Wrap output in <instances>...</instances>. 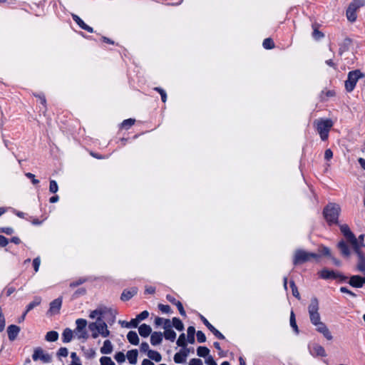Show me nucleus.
<instances>
[{
  "mask_svg": "<svg viewBox=\"0 0 365 365\" xmlns=\"http://www.w3.org/2000/svg\"><path fill=\"white\" fill-rule=\"evenodd\" d=\"M339 227L341 233L347 242L351 245L359 257L357 269L362 273H365V256L361 251V248L365 247L364 235H361L356 238L346 224L340 225Z\"/></svg>",
  "mask_w": 365,
  "mask_h": 365,
  "instance_id": "1",
  "label": "nucleus"
},
{
  "mask_svg": "<svg viewBox=\"0 0 365 365\" xmlns=\"http://www.w3.org/2000/svg\"><path fill=\"white\" fill-rule=\"evenodd\" d=\"M88 329L91 331V336L93 339H96L99 336L107 337L110 335V331L103 320H96L94 322L90 323Z\"/></svg>",
  "mask_w": 365,
  "mask_h": 365,
  "instance_id": "2",
  "label": "nucleus"
},
{
  "mask_svg": "<svg viewBox=\"0 0 365 365\" xmlns=\"http://www.w3.org/2000/svg\"><path fill=\"white\" fill-rule=\"evenodd\" d=\"M314 125L322 140L328 138L329 132L333 126V122L330 119H319L314 121Z\"/></svg>",
  "mask_w": 365,
  "mask_h": 365,
  "instance_id": "3",
  "label": "nucleus"
},
{
  "mask_svg": "<svg viewBox=\"0 0 365 365\" xmlns=\"http://www.w3.org/2000/svg\"><path fill=\"white\" fill-rule=\"evenodd\" d=\"M341 207L335 203L329 204L324 210L325 219L329 223H338Z\"/></svg>",
  "mask_w": 365,
  "mask_h": 365,
  "instance_id": "4",
  "label": "nucleus"
},
{
  "mask_svg": "<svg viewBox=\"0 0 365 365\" xmlns=\"http://www.w3.org/2000/svg\"><path fill=\"white\" fill-rule=\"evenodd\" d=\"M319 255L312 252H309L303 250H297L294 254V264H302L307 262L312 259H318Z\"/></svg>",
  "mask_w": 365,
  "mask_h": 365,
  "instance_id": "5",
  "label": "nucleus"
},
{
  "mask_svg": "<svg viewBox=\"0 0 365 365\" xmlns=\"http://www.w3.org/2000/svg\"><path fill=\"white\" fill-rule=\"evenodd\" d=\"M310 321L313 325L321 322L320 315L319 314V302L316 298L312 299L308 307Z\"/></svg>",
  "mask_w": 365,
  "mask_h": 365,
  "instance_id": "6",
  "label": "nucleus"
},
{
  "mask_svg": "<svg viewBox=\"0 0 365 365\" xmlns=\"http://www.w3.org/2000/svg\"><path fill=\"white\" fill-rule=\"evenodd\" d=\"M364 77V74L359 70L351 71L348 74V79L345 82V87L347 91H351L357 81Z\"/></svg>",
  "mask_w": 365,
  "mask_h": 365,
  "instance_id": "7",
  "label": "nucleus"
},
{
  "mask_svg": "<svg viewBox=\"0 0 365 365\" xmlns=\"http://www.w3.org/2000/svg\"><path fill=\"white\" fill-rule=\"evenodd\" d=\"M32 359L35 361L40 360L43 363H49L52 360V356L42 348L37 347L34 350Z\"/></svg>",
  "mask_w": 365,
  "mask_h": 365,
  "instance_id": "8",
  "label": "nucleus"
},
{
  "mask_svg": "<svg viewBox=\"0 0 365 365\" xmlns=\"http://www.w3.org/2000/svg\"><path fill=\"white\" fill-rule=\"evenodd\" d=\"M316 327V329L323 334V336L329 341L332 340L333 336L329 331V328L327 325L323 323L322 321L318 322L314 325Z\"/></svg>",
  "mask_w": 365,
  "mask_h": 365,
  "instance_id": "9",
  "label": "nucleus"
},
{
  "mask_svg": "<svg viewBox=\"0 0 365 365\" xmlns=\"http://www.w3.org/2000/svg\"><path fill=\"white\" fill-rule=\"evenodd\" d=\"M61 304L62 301L61 299H56L53 300L50 304V309L48 310V313H50L51 315L58 313L61 307Z\"/></svg>",
  "mask_w": 365,
  "mask_h": 365,
  "instance_id": "10",
  "label": "nucleus"
},
{
  "mask_svg": "<svg viewBox=\"0 0 365 365\" xmlns=\"http://www.w3.org/2000/svg\"><path fill=\"white\" fill-rule=\"evenodd\" d=\"M337 246L342 256L347 258L350 257L351 250L347 244L344 240L340 241Z\"/></svg>",
  "mask_w": 365,
  "mask_h": 365,
  "instance_id": "11",
  "label": "nucleus"
},
{
  "mask_svg": "<svg viewBox=\"0 0 365 365\" xmlns=\"http://www.w3.org/2000/svg\"><path fill=\"white\" fill-rule=\"evenodd\" d=\"M319 276L324 279H334L337 277L336 274L332 270L328 269H322L318 272Z\"/></svg>",
  "mask_w": 365,
  "mask_h": 365,
  "instance_id": "12",
  "label": "nucleus"
},
{
  "mask_svg": "<svg viewBox=\"0 0 365 365\" xmlns=\"http://www.w3.org/2000/svg\"><path fill=\"white\" fill-rule=\"evenodd\" d=\"M200 319L205 325L219 339H224V336L216 329L203 316L200 315Z\"/></svg>",
  "mask_w": 365,
  "mask_h": 365,
  "instance_id": "13",
  "label": "nucleus"
},
{
  "mask_svg": "<svg viewBox=\"0 0 365 365\" xmlns=\"http://www.w3.org/2000/svg\"><path fill=\"white\" fill-rule=\"evenodd\" d=\"M364 283H365V277L358 275L351 277L349 280V284L355 287H361Z\"/></svg>",
  "mask_w": 365,
  "mask_h": 365,
  "instance_id": "14",
  "label": "nucleus"
},
{
  "mask_svg": "<svg viewBox=\"0 0 365 365\" xmlns=\"http://www.w3.org/2000/svg\"><path fill=\"white\" fill-rule=\"evenodd\" d=\"M155 324L157 326H162L164 329L172 327V323L170 319H163L161 317H156L155 319Z\"/></svg>",
  "mask_w": 365,
  "mask_h": 365,
  "instance_id": "15",
  "label": "nucleus"
},
{
  "mask_svg": "<svg viewBox=\"0 0 365 365\" xmlns=\"http://www.w3.org/2000/svg\"><path fill=\"white\" fill-rule=\"evenodd\" d=\"M187 356V352L185 350H181L180 352H178L174 356V361L176 364L184 363Z\"/></svg>",
  "mask_w": 365,
  "mask_h": 365,
  "instance_id": "16",
  "label": "nucleus"
},
{
  "mask_svg": "<svg viewBox=\"0 0 365 365\" xmlns=\"http://www.w3.org/2000/svg\"><path fill=\"white\" fill-rule=\"evenodd\" d=\"M138 331L141 336L147 337L151 334L152 329H151L150 326H149L146 324H143L142 325H140L139 327Z\"/></svg>",
  "mask_w": 365,
  "mask_h": 365,
  "instance_id": "17",
  "label": "nucleus"
},
{
  "mask_svg": "<svg viewBox=\"0 0 365 365\" xmlns=\"http://www.w3.org/2000/svg\"><path fill=\"white\" fill-rule=\"evenodd\" d=\"M20 331V328L16 325L8 327L7 331L10 340H14Z\"/></svg>",
  "mask_w": 365,
  "mask_h": 365,
  "instance_id": "18",
  "label": "nucleus"
},
{
  "mask_svg": "<svg viewBox=\"0 0 365 365\" xmlns=\"http://www.w3.org/2000/svg\"><path fill=\"white\" fill-rule=\"evenodd\" d=\"M113 349V344L110 340H106L103 346L101 348V353L103 354H109L112 353Z\"/></svg>",
  "mask_w": 365,
  "mask_h": 365,
  "instance_id": "19",
  "label": "nucleus"
},
{
  "mask_svg": "<svg viewBox=\"0 0 365 365\" xmlns=\"http://www.w3.org/2000/svg\"><path fill=\"white\" fill-rule=\"evenodd\" d=\"M163 334L161 332L155 331L151 334L150 342L153 345H158L163 340Z\"/></svg>",
  "mask_w": 365,
  "mask_h": 365,
  "instance_id": "20",
  "label": "nucleus"
},
{
  "mask_svg": "<svg viewBox=\"0 0 365 365\" xmlns=\"http://www.w3.org/2000/svg\"><path fill=\"white\" fill-rule=\"evenodd\" d=\"M126 357L130 364H135L138 359V351L136 349L128 351Z\"/></svg>",
  "mask_w": 365,
  "mask_h": 365,
  "instance_id": "21",
  "label": "nucleus"
},
{
  "mask_svg": "<svg viewBox=\"0 0 365 365\" xmlns=\"http://www.w3.org/2000/svg\"><path fill=\"white\" fill-rule=\"evenodd\" d=\"M137 293V289L133 288L130 290H125L121 294L120 299L123 301H127L131 299Z\"/></svg>",
  "mask_w": 365,
  "mask_h": 365,
  "instance_id": "22",
  "label": "nucleus"
},
{
  "mask_svg": "<svg viewBox=\"0 0 365 365\" xmlns=\"http://www.w3.org/2000/svg\"><path fill=\"white\" fill-rule=\"evenodd\" d=\"M105 311L102 308L96 309L90 313V318L96 319V320H103L102 317L104 314Z\"/></svg>",
  "mask_w": 365,
  "mask_h": 365,
  "instance_id": "23",
  "label": "nucleus"
},
{
  "mask_svg": "<svg viewBox=\"0 0 365 365\" xmlns=\"http://www.w3.org/2000/svg\"><path fill=\"white\" fill-rule=\"evenodd\" d=\"M73 16V19H74V21L78 24V25L82 28L83 29H85L89 32H93V29L90 26H88V25H86L81 19L79 16H78L76 14H73L72 15Z\"/></svg>",
  "mask_w": 365,
  "mask_h": 365,
  "instance_id": "24",
  "label": "nucleus"
},
{
  "mask_svg": "<svg viewBox=\"0 0 365 365\" xmlns=\"http://www.w3.org/2000/svg\"><path fill=\"white\" fill-rule=\"evenodd\" d=\"M314 354L317 356L325 357L327 353L324 348L319 344H316L313 346Z\"/></svg>",
  "mask_w": 365,
  "mask_h": 365,
  "instance_id": "25",
  "label": "nucleus"
},
{
  "mask_svg": "<svg viewBox=\"0 0 365 365\" xmlns=\"http://www.w3.org/2000/svg\"><path fill=\"white\" fill-rule=\"evenodd\" d=\"M163 335L166 339L171 341H174L176 338V333L171 329V327L165 329V331Z\"/></svg>",
  "mask_w": 365,
  "mask_h": 365,
  "instance_id": "26",
  "label": "nucleus"
},
{
  "mask_svg": "<svg viewBox=\"0 0 365 365\" xmlns=\"http://www.w3.org/2000/svg\"><path fill=\"white\" fill-rule=\"evenodd\" d=\"M127 338L129 342L132 344L138 345L139 343V338L135 331H129L127 334Z\"/></svg>",
  "mask_w": 365,
  "mask_h": 365,
  "instance_id": "27",
  "label": "nucleus"
},
{
  "mask_svg": "<svg viewBox=\"0 0 365 365\" xmlns=\"http://www.w3.org/2000/svg\"><path fill=\"white\" fill-rule=\"evenodd\" d=\"M356 9L349 6L346 11V16L349 21L354 22L356 19Z\"/></svg>",
  "mask_w": 365,
  "mask_h": 365,
  "instance_id": "28",
  "label": "nucleus"
},
{
  "mask_svg": "<svg viewBox=\"0 0 365 365\" xmlns=\"http://www.w3.org/2000/svg\"><path fill=\"white\" fill-rule=\"evenodd\" d=\"M73 332L70 329H66L62 334L63 341L65 343H68L73 338Z\"/></svg>",
  "mask_w": 365,
  "mask_h": 365,
  "instance_id": "29",
  "label": "nucleus"
},
{
  "mask_svg": "<svg viewBox=\"0 0 365 365\" xmlns=\"http://www.w3.org/2000/svg\"><path fill=\"white\" fill-rule=\"evenodd\" d=\"M45 339L47 341H56L58 339V334L56 331H50L46 334Z\"/></svg>",
  "mask_w": 365,
  "mask_h": 365,
  "instance_id": "30",
  "label": "nucleus"
},
{
  "mask_svg": "<svg viewBox=\"0 0 365 365\" xmlns=\"http://www.w3.org/2000/svg\"><path fill=\"white\" fill-rule=\"evenodd\" d=\"M41 303V299L40 298H36L33 302H31L27 307L26 312L22 316V320L24 319L25 316L28 312L34 309L35 307L39 305Z\"/></svg>",
  "mask_w": 365,
  "mask_h": 365,
  "instance_id": "31",
  "label": "nucleus"
},
{
  "mask_svg": "<svg viewBox=\"0 0 365 365\" xmlns=\"http://www.w3.org/2000/svg\"><path fill=\"white\" fill-rule=\"evenodd\" d=\"M148 356L157 362L160 361L162 359L161 355L158 351L153 350L148 351Z\"/></svg>",
  "mask_w": 365,
  "mask_h": 365,
  "instance_id": "32",
  "label": "nucleus"
},
{
  "mask_svg": "<svg viewBox=\"0 0 365 365\" xmlns=\"http://www.w3.org/2000/svg\"><path fill=\"white\" fill-rule=\"evenodd\" d=\"M71 361L69 365H82L80 358L77 356L76 352L71 354Z\"/></svg>",
  "mask_w": 365,
  "mask_h": 365,
  "instance_id": "33",
  "label": "nucleus"
},
{
  "mask_svg": "<svg viewBox=\"0 0 365 365\" xmlns=\"http://www.w3.org/2000/svg\"><path fill=\"white\" fill-rule=\"evenodd\" d=\"M364 5H365V0H354L349 4V6L358 10L360 7H362Z\"/></svg>",
  "mask_w": 365,
  "mask_h": 365,
  "instance_id": "34",
  "label": "nucleus"
},
{
  "mask_svg": "<svg viewBox=\"0 0 365 365\" xmlns=\"http://www.w3.org/2000/svg\"><path fill=\"white\" fill-rule=\"evenodd\" d=\"M172 322H173V327L179 330V331H182L184 329V325L182 323V322L178 319V318H176V317H174L172 320Z\"/></svg>",
  "mask_w": 365,
  "mask_h": 365,
  "instance_id": "35",
  "label": "nucleus"
},
{
  "mask_svg": "<svg viewBox=\"0 0 365 365\" xmlns=\"http://www.w3.org/2000/svg\"><path fill=\"white\" fill-rule=\"evenodd\" d=\"M210 350L205 346H199L197 349V354L199 356L205 357L208 356Z\"/></svg>",
  "mask_w": 365,
  "mask_h": 365,
  "instance_id": "36",
  "label": "nucleus"
},
{
  "mask_svg": "<svg viewBox=\"0 0 365 365\" xmlns=\"http://www.w3.org/2000/svg\"><path fill=\"white\" fill-rule=\"evenodd\" d=\"M290 326L293 328L297 334L299 333V329L296 323L295 315L293 312H292L290 314Z\"/></svg>",
  "mask_w": 365,
  "mask_h": 365,
  "instance_id": "37",
  "label": "nucleus"
},
{
  "mask_svg": "<svg viewBox=\"0 0 365 365\" xmlns=\"http://www.w3.org/2000/svg\"><path fill=\"white\" fill-rule=\"evenodd\" d=\"M101 365H115V362L108 356H102L100 359Z\"/></svg>",
  "mask_w": 365,
  "mask_h": 365,
  "instance_id": "38",
  "label": "nucleus"
},
{
  "mask_svg": "<svg viewBox=\"0 0 365 365\" xmlns=\"http://www.w3.org/2000/svg\"><path fill=\"white\" fill-rule=\"evenodd\" d=\"M76 329L82 330L85 329L86 327L87 326V321L83 319H78L76 322Z\"/></svg>",
  "mask_w": 365,
  "mask_h": 365,
  "instance_id": "39",
  "label": "nucleus"
},
{
  "mask_svg": "<svg viewBox=\"0 0 365 365\" xmlns=\"http://www.w3.org/2000/svg\"><path fill=\"white\" fill-rule=\"evenodd\" d=\"M74 334L78 339H86L88 338V335L85 329L79 330L76 329Z\"/></svg>",
  "mask_w": 365,
  "mask_h": 365,
  "instance_id": "40",
  "label": "nucleus"
},
{
  "mask_svg": "<svg viewBox=\"0 0 365 365\" xmlns=\"http://www.w3.org/2000/svg\"><path fill=\"white\" fill-rule=\"evenodd\" d=\"M195 332V328L193 327H188V329H187V336H188V339H189L190 343H193L194 342V340H195V338H194Z\"/></svg>",
  "mask_w": 365,
  "mask_h": 365,
  "instance_id": "41",
  "label": "nucleus"
},
{
  "mask_svg": "<svg viewBox=\"0 0 365 365\" xmlns=\"http://www.w3.org/2000/svg\"><path fill=\"white\" fill-rule=\"evenodd\" d=\"M263 46L267 49H271L274 47V43L271 38H266L263 41Z\"/></svg>",
  "mask_w": 365,
  "mask_h": 365,
  "instance_id": "42",
  "label": "nucleus"
},
{
  "mask_svg": "<svg viewBox=\"0 0 365 365\" xmlns=\"http://www.w3.org/2000/svg\"><path fill=\"white\" fill-rule=\"evenodd\" d=\"M115 359L118 362V363H123L125 361V354L123 353V352H118L115 354V356H114Z\"/></svg>",
  "mask_w": 365,
  "mask_h": 365,
  "instance_id": "43",
  "label": "nucleus"
},
{
  "mask_svg": "<svg viewBox=\"0 0 365 365\" xmlns=\"http://www.w3.org/2000/svg\"><path fill=\"white\" fill-rule=\"evenodd\" d=\"M134 122H135V120H133L132 118L127 119V120H125L122 123L121 126H122V128L127 129V128H130L131 125H133Z\"/></svg>",
  "mask_w": 365,
  "mask_h": 365,
  "instance_id": "44",
  "label": "nucleus"
},
{
  "mask_svg": "<svg viewBox=\"0 0 365 365\" xmlns=\"http://www.w3.org/2000/svg\"><path fill=\"white\" fill-rule=\"evenodd\" d=\"M290 287L292 288V294L296 297L297 298L299 299L300 298V295H299V292H298V289L294 284V282H290Z\"/></svg>",
  "mask_w": 365,
  "mask_h": 365,
  "instance_id": "45",
  "label": "nucleus"
},
{
  "mask_svg": "<svg viewBox=\"0 0 365 365\" xmlns=\"http://www.w3.org/2000/svg\"><path fill=\"white\" fill-rule=\"evenodd\" d=\"M58 185L55 180L50 181L49 190L51 192L56 193L58 191Z\"/></svg>",
  "mask_w": 365,
  "mask_h": 365,
  "instance_id": "46",
  "label": "nucleus"
},
{
  "mask_svg": "<svg viewBox=\"0 0 365 365\" xmlns=\"http://www.w3.org/2000/svg\"><path fill=\"white\" fill-rule=\"evenodd\" d=\"M177 344L180 346H186L185 334H182L180 335L178 339L177 340Z\"/></svg>",
  "mask_w": 365,
  "mask_h": 365,
  "instance_id": "47",
  "label": "nucleus"
},
{
  "mask_svg": "<svg viewBox=\"0 0 365 365\" xmlns=\"http://www.w3.org/2000/svg\"><path fill=\"white\" fill-rule=\"evenodd\" d=\"M319 252L322 255L331 257V251L328 247H322L320 248Z\"/></svg>",
  "mask_w": 365,
  "mask_h": 365,
  "instance_id": "48",
  "label": "nucleus"
},
{
  "mask_svg": "<svg viewBox=\"0 0 365 365\" xmlns=\"http://www.w3.org/2000/svg\"><path fill=\"white\" fill-rule=\"evenodd\" d=\"M197 339L200 343H203L206 341V337L204 333L201 331L197 332Z\"/></svg>",
  "mask_w": 365,
  "mask_h": 365,
  "instance_id": "49",
  "label": "nucleus"
},
{
  "mask_svg": "<svg viewBox=\"0 0 365 365\" xmlns=\"http://www.w3.org/2000/svg\"><path fill=\"white\" fill-rule=\"evenodd\" d=\"M323 36H324V34L321 31H319L317 29H314L313 37L315 39L319 40V39L322 38Z\"/></svg>",
  "mask_w": 365,
  "mask_h": 365,
  "instance_id": "50",
  "label": "nucleus"
},
{
  "mask_svg": "<svg viewBox=\"0 0 365 365\" xmlns=\"http://www.w3.org/2000/svg\"><path fill=\"white\" fill-rule=\"evenodd\" d=\"M57 354L59 356H64V357H66L68 354V349L66 348L62 347V348L59 349Z\"/></svg>",
  "mask_w": 365,
  "mask_h": 365,
  "instance_id": "51",
  "label": "nucleus"
},
{
  "mask_svg": "<svg viewBox=\"0 0 365 365\" xmlns=\"http://www.w3.org/2000/svg\"><path fill=\"white\" fill-rule=\"evenodd\" d=\"M33 264H34V267L35 272H38V269H39L40 264H41L40 258L39 257L35 258L33 261Z\"/></svg>",
  "mask_w": 365,
  "mask_h": 365,
  "instance_id": "52",
  "label": "nucleus"
},
{
  "mask_svg": "<svg viewBox=\"0 0 365 365\" xmlns=\"http://www.w3.org/2000/svg\"><path fill=\"white\" fill-rule=\"evenodd\" d=\"M158 308L165 313H169L170 312V307L168 305H164L162 304H158Z\"/></svg>",
  "mask_w": 365,
  "mask_h": 365,
  "instance_id": "53",
  "label": "nucleus"
},
{
  "mask_svg": "<svg viewBox=\"0 0 365 365\" xmlns=\"http://www.w3.org/2000/svg\"><path fill=\"white\" fill-rule=\"evenodd\" d=\"M149 316V313L148 311H143L140 314H139L137 317L140 321L145 319Z\"/></svg>",
  "mask_w": 365,
  "mask_h": 365,
  "instance_id": "54",
  "label": "nucleus"
},
{
  "mask_svg": "<svg viewBox=\"0 0 365 365\" xmlns=\"http://www.w3.org/2000/svg\"><path fill=\"white\" fill-rule=\"evenodd\" d=\"M175 305L178 307V310H179L180 314L182 315V316H185V310L183 309L182 304H181V302H175Z\"/></svg>",
  "mask_w": 365,
  "mask_h": 365,
  "instance_id": "55",
  "label": "nucleus"
},
{
  "mask_svg": "<svg viewBox=\"0 0 365 365\" xmlns=\"http://www.w3.org/2000/svg\"><path fill=\"white\" fill-rule=\"evenodd\" d=\"M189 365H203L202 361L199 359H192L190 361Z\"/></svg>",
  "mask_w": 365,
  "mask_h": 365,
  "instance_id": "56",
  "label": "nucleus"
},
{
  "mask_svg": "<svg viewBox=\"0 0 365 365\" xmlns=\"http://www.w3.org/2000/svg\"><path fill=\"white\" fill-rule=\"evenodd\" d=\"M333 156V153L330 149H327L324 153V158L326 160H330Z\"/></svg>",
  "mask_w": 365,
  "mask_h": 365,
  "instance_id": "57",
  "label": "nucleus"
},
{
  "mask_svg": "<svg viewBox=\"0 0 365 365\" xmlns=\"http://www.w3.org/2000/svg\"><path fill=\"white\" fill-rule=\"evenodd\" d=\"M140 351H144V352H148V351H150L149 349V345L148 343L146 342H143L140 344Z\"/></svg>",
  "mask_w": 365,
  "mask_h": 365,
  "instance_id": "58",
  "label": "nucleus"
},
{
  "mask_svg": "<svg viewBox=\"0 0 365 365\" xmlns=\"http://www.w3.org/2000/svg\"><path fill=\"white\" fill-rule=\"evenodd\" d=\"M207 365H217L216 362L211 356H208L205 360Z\"/></svg>",
  "mask_w": 365,
  "mask_h": 365,
  "instance_id": "59",
  "label": "nucleus"
},
{
  "mask_svg": "<svg viewBox=\"0 0 365 365\" xmlns=\"http://www.w3.org/2000/svg\"><path fill=\"white\" fill-rule=\"evenodd\" d=\"M7 244H8L7 239L4 236L0 235V246L5 247L6 245H7Z\"/></svg>",
  "mask_w": 365,
  "mask_h": 365,
  "instance_id": "60",
  "label": "nucleus"
},
{
  "mask_svg": "<svg viewBox=\"0 0 365 365\" xmlns=\"http://www.w3.org/2000/svg\"><path fill=\"white\" fill-rule=\"evenodd\" d=\"M340 291L342 292V293H346V294H349L350 296L354 297H355V294L351 292L350 290H349L346 287H341L340 289Z\"/></svg>",
  "mask_w": 365,
  "mask_h": 365,
  "instance_id": "61",
  "label": "nucleus"
},
{
  "mask_svg": "<svg viewBox=\"0 0 365 365\" xmlns=\"http://www.w3.org/2000/svg\"><path fill=\"white\" fill-rule=\"evenodd\" d=\"M1 231L6 235H11L14 232V230L11 227L2 228Z\"/></svg>",
  "mask_w": 365,
  "mask_h": 365,
  "instance_id": "62",
  "label": "nucleus"
},
{
  "mask_svg": "<svg viewBox=\"0 0 365 365\" xmlns=\"http://www.w3.org/2000/svg\"><path fill=\"white\" fill-rule=\"evenodd\" d=\"M26 176L32 180L34 184L38 183V180L35 179V175L34 174L29 173L26 174Z\"/></svg>",
  "mask_w": 365,
  "mask_h": 365,
  "instance_id": "63",
  "label": "nucleus"
},
{
  "mask_svg": "<svg viewBox=\"0 0 365 365\" xmlns=\"http://www.w3.org/2000/svg\"><path fill=\"white\" fill-rule=\"evenodd\" d=\"M140 320L138 319V317H136L135 319H132L130 322V326L133 327H136L139 323Z\"/></svg>",
  "mask_w": 365,
  "mask_h": 365,
  "instance_id": "64",
  "label": "nucleus"
}]
</instances>
